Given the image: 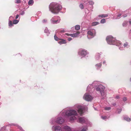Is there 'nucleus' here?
Segmentation results:
<instances>
[{"instance_id": "1", "label": "nucleus", "mask_w": 131, "mask_h": 131, "mask_svg": "<svg viewBox=\"0 0 131 131\" xmlns=\"http://www.w3.org/2000/svg\"><path fill=\"white\" fill-rule=\"evenodd\" d=\"M62 116L66 115L68 117L70 121H73L76 119L75 116L77 115V111L74 110H71L65 111H62L61 113Z\"/></svg>"}, {"instance_id": "2", "label": "nucleus", "mask_w": 131, "mask_h": 131, "mask_svg": "<svg viewBox=\"0 0 131 131\" xmlns=\"http://www.w3.org/2000/svg\"><path fill=\"white\" fill-rule=\"evenodd\" d=\"M49 10L54 14H57L61 9V6L56 3H52L49 6Z\"/></svg>"}, {"instance_id": "3", "label": "nucleus", "mask_w": 131, "mask_h": 131, "mask_svg": "<svg viewBox=\"0 0 131 131\" xmlns=\"http://www.w3.org/2000/svg\"><path fill=\"white\" fill-rule=\"evenodd\" d=\"M106 40L108 43L109 44L116 45L118 46H121L122 45L121 42L116 41L114 38L111 36L107 37Z\"/></svg>"}, {"instance_id": "4", "label": "nucleus", "mask_w": 131, "mask_h": 131, "mask_svg": "<svg viewBox=\"0 0 131 131\" xmlns=\"http://www.w3.org/2000/svg\"><path fill=\"white\" fill-rule=\"evenodd\" d=\"M74 107L76 110H77L78 113L80 115L84 113L83 110L85 108L84 106L77 104L74 106Z\"/></svg>"}, {"instance_id": "5", "label": "nucleus", "mask_w": 131, "mask_h": 131, "mask_svg": "<svg viewBox=\"0 0 131 131\" xmlns=\"http://www.w3.org/2000/svg\"><path fill=\"white\" fill-rule=\"evenodd\" d=\"M60 19L58 16L54 17L50 19L51 23L53 24H56L59 23Z\"/></svg>"}, {"instance_id": "6", "label": "nucleus", "mask_w": 131, "mask_h": 131, "mask_svg": "<svg viewBox=\"0 0 131 131\" xmlns=\"http://www.w3.org/2000/svg\"><path fill=\"white\" fill-rule=\"evenodd\" d=\"M95 30L94 29H92L89 30L87 32V37L88 38H90L93 37L95 34Z\"/></svg>"}, {"instance_id": "7", "label": "nucleus", "mask_w": 131, "mask_h": 131, "mask_svg": "<svg viewBox=\"0 0 131 131\" xmlns=\"http://www.w3.org/2000/svg\"><path fill=\"white\" fill-rule=\"evenodd\" d=\"M83 98L85 100L89 101H91L93 99V97L88 93H86L84 95Z\"/></svg>"}, {"instance_id": "8", "label": "nucleus", "mask_w": 131, "mask_h": 131, "mask_svg": "<svg viewBox=\"0 0 131 131\" xmlns=\"http://www.w3.org/2000/svg\"><path fill=\"white\" fill-rule=\"evenodd\" d=\"M52 129L53 131H62L61 127L57 125L53 126L52 127Z\"/></svg>"}, {"instance_id": "9", "label": "nucleus", "mask_w": 131, "mask_h": 131, "mask_svg": "<svg viewBox=\"0 0 131 131\" xmlns=\"http://www.w3.org/2000/svg\"><path fill=\"white\" fill-rule=\"evenodd\" d=\"M79 53L80 54L81 56L82 57L85 56L88 53L87 51L84 49H81Z\"/></svg>"}, {"instance_id": "10", "label": "nucleus", "mask_w": 131, "mask_h": 131, "mask_svg": "<svg viewBox=\"0 0 131 131\" xmlns=\"http://www.w3.org/2000/svg\"><path fill=\"white\" fill-rule=\"evenodd\" d=\"M105 89V87L101 85H100L97 87L96 88V90L97 91H99L100 92L102 91H103Z\"/></svg>"}, {"instance_id": "11", "label": "nucleus", "mask_w": 131, "mask_h": 131, "mask_svg": "<svg viewBox=\"0 0 131 131\" xmlns=\"http://www.w3.org/2000/svg\"><path fill=\"white\" fill-rule=\"evenodd\" d=\"M79 122H80L84 123L88 122V120L87 118L84 117H81L79 118Z\"/></svg>"}, {"instance_id": "12", "label": "nucleus", "mask_w": 131, "mask_h": 131, "mask_svg": "<svg viewBox=\"0 0 131 131\" xmlns=\"http://www.w3.org/2000/svg\"><path fill=\"white\" fill-rule=\"evenodd\" d=\"M79 34L80 32H77L76 33L73 34H67V35L72 37H77Z\"/></svg>"}, {"instance_id": "13", "label": "nucleus", "mask_w": 131, "mask_h": 131, "mask_svg": "<svg viewBox=\"0 0 131 131\" xmlns=\"http://www.w3.org/2000/svg\"><path fill=\"white\" fill-rule=\"evenodd\" d=\"M55 122L56 123H63L64 122V120L62 117H60L57 118Z\"/></svg>"}, {"instance_id": "14", "label": "nucleus", "mask_w": 131, "mask_h": 131, "mask_svg": "<svg viewBox=\"0 0 131 131\" xmlns=\"http://www.w3.org/2000/svg\"><path fill=\"white\" fill-rule=\"evenodd\" d=\"M81 130H80V129H77L75 131H87L88 130V127L87 126H85L82 127L80 128Z\"/></svg>"}, {"instance_id": "15", "label": "nucleus", "mask_w": 131, "mask_h": 131, "mask_svg": "<svg viewBox=\"0 0 131 131\" xmlns=\"http://www.w3.org/2000/svg\"><path fill=\"white\" fill-rule=\"evenodd\" d=\"M93 86L91 85H89L87 87V91L88 92H90L91 90L92 89Z\"/></svg>"}, {"instance_id": "16", "label": "nucleus", "mask_w": 131, "mask_h": 131, "mask_svg": "<svg viewBox=\"0 0 131 131\" xmlns=\"http://www.w3.org/2000/svg\"><path fill=\"white\" fill-rule=\"evenodd\" d=\"M108 16V15L107 14H102L99 15V17H101L102 18H105L107 17Z\"/></svg>"}, {"instance_id": "17", "label": "nucleus", "mask_w": 131, "mask_h": 131, "mask_svg": "<svg viewBox=\"0 0 131 131\" xmlns=\"http://www.w3.org/2000/svg\"><path fill=\"white\" fill-rule=\"evenodd\" d=\"M123 118L124 120H125L128 122H129L130 120V118L128 117L127 116H124V117Z\"/></svg>"}, {"instance_id": "18", "label": "nucleus", "mask_w": 131, "mask_h": 131, "mask_svg": "<svg viewBox=\"0 0 131 131\" xmlns=\"http://www.w3.org/2000/svg\"><path fill=\"white\" fill-rule=\"evenodd\" d=\"M34 3L33 0H29L28 2V4L29 5H32Z\"/></svg>"}, {"instance_id": "19", "label": "nucleus", "mask_w": 131, "mask_h": 131, "mask_svg": "<svg viewBox=\"0 0 131 131\" xmlns=\"http://www.w3.org/2000/svg\"><path fill=\"white\" fill-rule=\"evenodd\" d=\"M66 43V41L64 40H62L61 41H59L58 42L59 44H61Z\"/></svg>"}, {"instance_id": "20", "label": "nucleus", "mask_w": 131, "mask_h": 131, "mask_svg": "<svg viewBox=\"0 0 131 131\" xmlns=\"http://www.w3.org/2000/svg\"><path fill=\"white\" fill-rule=\"evenodd\" d=\"M17 127L19 129L18 131H25L20 126L17 125Z\"/></svg>"}, {"instance_id": "21", "label": "nucleus", "mask_w": 131, "mask_h": 131, "mask_svg": "<svg viewBox=\"0 0 131 131\" xmlns=\"http://www.w3.org/2000/svg\"><path fill=\"white\" fill-rule=\"evenodd\" d=\"M102 66V64L101 63H100L97 64L96 65V67H97V69H99Z\"/></svg>"}, {"instance_id": "22", "label": "nucleus", "mask_w": 131, "mask_h": 131, "mask_svg": "<svg viewBox=\"0 0 131 131\" xmlns=\"http://www.w3.org/2000/svg\"><path fill=\"white\" fill-rule=\"evenodd\" d=\"M99 24V23L98 22H94L92 23V25L93 26H95L98 24Z\"/></svg>"}, {"instance_id": "23", "label": "nucleus", "mask_w": 131, "mask_h": 131, "mask_svg": "<svg viewBox=\"0 0 131 131\" xmlns=\"http://www.w3.org/2000/svg\"><path fill=\"white\" fill-rule=\"evenodd\" d=\"M101 93V95L102 96H103L104 97L106 96V94H105L104 92V91H102L100 92Z\"/></svg>"}, {"instance_id": "24", "label": "nucleus", "mask_w": 131, "mask_h": 131, "mask_svg": "<svg viewBox=\"0 0 131 131\" xmlns=\"http://www.w3.org/2000/svg\"><path fill=\"white\" fill-rule=\"evenodd\" d=\"M8 25L10 27H11L13 25L12 22L11 20H9Z\"/></svg>"}, {"instance_id": "25", "label": "nucleus", "mask_w": 131, "mask_h": 131, "mask_svg": "<svg viewBox=\"0 0 131 131\" xmlns=\"http://www.w3.org/2000/svg\"><path fill=\"white\" fill-rule=\"evenodd\" d=\"M80 28V26L79 25H77L75 26V29L76 30H79Z\"/></svg>"}, {"instance_id": "26", "label": "nucleus", "mask_w": 131, "mask_h": 131, "mask_svg": "<svg viewBox=\"0 0 131 131\" xmlns=\"http://www.w3.org/2000/svg\"><path fill=\"white\" fill-rule=\"evenodd\" d=\"M18 22V21L17 20H15L13 21V24H16Z\"/></svg>"}, {"instance_id": "27", "label": "nucleus", "mask_w": 131, "mask_h": 131, "mask_svg": "<svg viewBox=\"0 0 131 131\" xmlns=\"http://www.w3.org/2000/svg\"><path fill=\"white\" fill-rule=\"evenodd\" d=\"M105 20L104 19H103L101 21V23H104L105 22Z\"/></svg>"}, {"instance_id": "28", "label": "nucleus", "mask_w": 131, "mask_h": 131, "mask_svg": "<svg viewBox=\"0 0 131 131\" xmlns=\"http://www.w3.org/2000/svg\"><path fill=\"white\" fill-rule=\"evenodd\" d=\"M127 22L126 21H125L123 24V26H125L127 24Z\"/></svg>"}, {"instance_id": "29", "label": "nucleus", "mask_w": 131, "mask_h": 131, "mask_svg": "<svg viewBox=\"0 0 131 131\" xmlns=\"http://www.w3.org/2000/svg\"><path fill=\"white\" fill-rule=\"evenodd\" d=\"M44 31L45 33H49V31L47 28Z\"/></svg>"}, {"instance_id": "30", "label": "nucleus", "mask_w": 131, "mask_h": 131, "mask_svg": "<svg viewBox=\"0 0 131 131\" xmlns=\"http://www.w3.org/2000/svg\"><path fill=\"white\" fill-rule=\"evenodd\" d=\"M0 131H6V130L5 129V127H3L0 129Z\"/></svg>"}, {"instance_id": "31", "label": "nucleus", "mask_w": 131, "mask_h": 131, "mask_svg": "<svg viewBox=\"0 0 131 131\" xmlns=\"http://www.w3.org/2000/svg\"><path fill=\"white\" fill-rule=\"evenodd\" d=\"M54 39L55 40L57 41L59 39V38L58 37H57L56 36V35H54Z\"/></svg>"}, {"instance_id": "32", "label": "nucleus", "mask_w": 131, "mask_h": 131, "mask_svg": "<svg viewBox=\"0 0 131 131\" xmlns=\"http://www.w3.org/2000/svg\"><path fill=\"white\" fill-rule=\"evenodd\" d=\"M101 117L102 119L104 120H105L107 118V117L106 116H101Z\"/></svg>"}, {"instance_id": "33", "label": "nucleus", "mask_w": 131, "mask_h": 131, "mask_svg": "<svg viewBox=\"0 0 131 131\" xmlns=\"http://www.w3.org/2000/svg\"><path fill=\"white\" fill-rule=\"evenodd\" d=\"M80 7L81 9H83V6L82 4H81L80 5Z\"/></svg>"}, {"instance_id": "34", "label": "nucleus", "mask_w": 131, "mask_h": 131, "mask_svg": "<svg viewBox=\"0 0 131 131\" xmlns=\"http://www.w3.org/2000/svg\"><path fill=\"white\" fill-rule=\"evenodd\" d=\"M47 20L46 19H44L42 20V22L43 23H46L47 22Z\"/></svg>"}, {"instance_id": "35", "label": "nucleus", "mask_w": 131, "mask_h": 131, "mask_svg": "<svg viewBox=\"0 0 131 131\" xmlns=\"http://www.w3.org/2000/svg\"><path fill=\"white\" fill-rule=\"evenodd\" d=\"M111 109V108L110 107H106L105 108V109L106 110H110Z\"/></svg>"}, {"instance_id": "36", "label": "nucleus", "mask_w": 131, "mask_h": 131, "mask_svg": "<svg viewBox=\"0 0 131 131\" xmlns=\"http://www.w3.org/2000/svg\"><path fill=\"white\" fill-rule=\"evenodd\" d=\"M24 12L23 11H22L20 12V14L21 15H23L24 14Z\"/></svg>"}, {"instance_id": "37", "label": "nucleus", "mask_w": 131, "mask_h": 131, "mask_svg": "<svg viewBox=\"0 0 131 131\" xmlns=\"http://www.w3.org/2000/svg\"><path fill=\"white\" fill-rule=\"evenodd\" d=\"M128 44L126 42V43L124 44V47H126L127 46Z\"/></svg>"}, {"instance_id": "38", "label": "nucleus", "mask_w": 131, "mask_h": 131, "mask_svg": "<svg viewBox=\"0 0 131 131\" xmlns=\"http://www.w3.org/2000/svg\"><path fill=\"white\" fill-rule=\"evenodd\" d=\"M20 2L21 1L20 0H16V2H15L16 3H20Z\"/></svg>"}, {"instance_id": "39", "label": "nucleus", "mask_w": 131, "mask_h": 131, "mask_svg": "<svg viewBox=\"0 0 131 131\" xmlns=\"http://www.w3.org/2000/svg\"><path fill=\"white\" fill-rule=\"evenodd\" d=\"M123 100L124 101H126L127 100V99L125 97H124L123 98Z\"/></svg>"}, {"instance_id": "40", "label": "nucleus", "mask_w": 131, "mask_h": 131, "mask_svg": "<svg viewBox=\"0 0 131 131\" xmlns=\"http://www.w3.org/2000/svg\"><path fill=\"white\" fill-rule=\"evenodd\" d=\"M68 40L69 41H70L71 40H72V38L71 37L68 38Z\"/></svg>"}, {"instance_id": "41", "label": "nucleus", "mask_w": 131, "mask_h": 131, "mask_svg": "<svg viewBox=\"0 0 131 131\" xmlns=\"http://www.w3.org/2000/svg\"><path fill=\"white\" fill-rule=\"evenodd\" d=\"M13 17L12 16H10V17H9V20H10L11 19H13Z\"/></svg>"}, {"instance_id": "42", "label": "nucleus", "mask_w": 131, "mask_h": 131, "mask_svg": "<svg viewBox=\"0 0 131 131\" xmlns=\"http://www.w3.org/2000/svg\"><path fill=\"white\" fill-rule=\"evenodd\" d=\"M89 4L92 5L93 4V2L91 1V2H89Z\"/></svg>"}, {"instance_id": "43", "label": "nucleus", "mask_w": 131, "mask_h": 131, "mask_svg": "<svg viewBox=\"0 0 131 131\" xmlns=\"http://www.w3.org/2000/svg\"><path fill=\"white\" fill-rule=\"evenodd\" d=\"M19 17V15H17L16 17V19H17L18 18V17Z\"/></svg>"}, {"instance_id": "44", "label": "nucleus", "mask_w": 131, "mask_h": 131, "mask_svg": "<svg viewBox=\"0 0 131 131\" xmlns=\"http://www.w3.org/2000/svg\"><path fill=\"white\" fill-rule=\"evenodd\" d=\"M119 49L121 50H122L123 49V47H120L119 48Z\"/></svg>"}, {"instance_id": "45", "label": "nucleus", "mask_w": 131, "mask_h": 131, "mask_svg": "<svg viewBox=\"0 0 131 131\" xmlns=\"http://www.w3.org/2000/svg\"><path fill=\"white\" fill-rule=\"evenodd\" d=\"M119 110V111H118V113H119L121 111V110Z\"/></svg>"}, {"instance_id": "46", "label": "nucleus", "mask_w": 131, "mask_h": 131, "mask_svg": "<svg viewBox=\"0 0 131 131\" xmlns=\"http://www.w3.org/2000/svg\"><path fill=\"white\" fill-rule=\"evenodd\" d=\"M116 98L117 99H118L119 98V96H117L116 97Z\"/></svg>"}, {"instance_id": "47", "label": "nucleus", "mask_w": 131, "mask_h": 131, "mask_svg": "<svg viewBox=\"0 0 131 131\" xmlns=\"http://www.w3.org/2000/svg\"><path fill=\"white\" fill-rule=\"evenodd\" d=\"M121 14H119L118 15V17H120L121 16Z\"/></svg>"}, {"instance_id": "48", "label": "nucleus", "mask_w": 131, "mask_h": 131, "mask_svg": "<svg viewBox=\"0 0 131 131\" xmlns=\"http://www.w3.org/2000/svg\"><path fill=\"white\" fill-rule=\"evenodd\" d=\"M127 16V14H125V15H123V17H126V16Z\"/></svg>"}, {"instance_id": "49", "label": "nucleus", "mask_w": 131, "mask_h": 131, "mask_svg": "<svg viewBox=\"0 0 131 131\" xmlns=\"http://www.w3.org/2000/svg\"><path fill=\"white\" fill-rule=\"evenodd\" d=\"M129 24H131V20H129Z\"/></svg>"}, {"instance_id": "50", "label": "nucleus", "mask_w": 131, "mask_h": 131, "mask_svg": "<svg viewBox=\"0 0 131 131\" xmlns=\"http://www.w3.org/2000/svg\"><path fill=\"white\" fill-rule=\"evenodd\" d=\"M97 54H98V58H99V56H100L99 54V53H98Z\"/></svg>"}, {"instance_id": "51", "label": "nucleus", "mask_w": 131, "mask_h": 131, "mask_svg": "<svg viewBox=\"0 0 131 131\" xmlns=\"http://www.w3.org/2000/svg\"><path fill=\"white\" fill-rule=\"evenodd\" d=\"M105 62H105V61H104L103 62V64H104V63H105Z\"/></svg>"}, {"instance_id": "52", "label": "nucleus", "mask_w": 131, "mask_h": 131, "mask_svg": "<svg viewBox=\"0 0 131 131\" xmlns=\"http://www.w3.org/2000/svg\"><path fill=\"white\" fill-rule=\"evenodd\" d=\"M57 119L56 120H54V121H53V122H56L55 121H56L57 120Z\"/></svg>"}, {"instance_id": "53", "label": "nucleus", "mask_w": 131, "mask_h": 131, "mask_svg": "<svg viewBox=\"0 0 131 131\" xmlns=\"http://www.w3.org/2000/svg\"><path fill=\"white\" fill-rule=\"evenodd\" d=\"M114 19H116L118 18H115V16H114Z\"/></svg>"}, {"instance_id": "54", "label": "nucleus", "mask_w": 131, "mask_h": 131, "mask_svg": "<svg viewBox=\"0 0 131 131\" xmlns=\"http://www.w3.org/2000/svg\"><path fill=\"white\" fill-rule=\"evenodd\" d=\"M115 105H116V104H115V103L114 104H113V105H114V106H115Z\"/></svg>"}, {"instance_id": "55", "label": "nucleus", "mask_w": 131, "mask_h": 131, "mask_svg": "<svg viewBox=\"0 0 131 131\" xmlns=\"http://www.w3.org/2000/svg\"><path fill=\"white\" fill-rule=\"evenodd\" d=\"M130 32H131V29L130 30Z\"/></svg>"}, {"instance_id": "56", "label": "nucleus", "mask_w": 131, "mask_h": 131, "mask_svg": "<svg viewBox=\"0 0 131 131\" xmlns=\"http://www.w3.org/2000/svg\"><path fill=\"white\" fill-rule=\"evenodd\" d=\"M130 81H131V78H130Z\"/></svg>"}]
</instances>
